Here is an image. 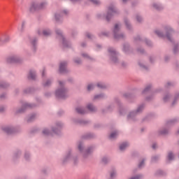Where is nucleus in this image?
<instances>
[{"instance_id":"6ab92c4d","label":"nucleus","mask_w":179,"mask_h":179,"mask_svg":"<svg viewBox=\"0 0 179 179\" xmlns=\"http://www.w3.org/2000/svg\"><path fill=\"white\" fill-rule=\"evenodd\" d=\"M155 33L157 35H158V36H159V37L162 36V34H161V32L159 31H155Z\"/></svg>"},{"instance_id":"7c9ffc66","label":"nucleus","mask_w":179,"mask_h":179,"mask_svg":"<svg viewBox=\"0 0 179 179\" xmlns=\"http://www.w3.org/2000/svg\"><path fill=\"white\" fill-rule=\"evenodd\" d=\"M49 83H50V81H48V83L46 84H44L45 86H48L49 85Z\"/></svg>"},{"instance_id":"dca6fc26","label":"nucleus","mask_w":179,"mask_h":179,"mask_svg":"<svg viewBox=\"0 0 179 179\" xmlns=\"http://www.w3.org/2000/svg\"><path fill=\"white\" fill-rule=\"evenodd\" d=\"M109 52L113 55H116L115 50L113 49H109Z\"/></svg>"},{"instance_id":"4c0bfd02","label":"nucleus","mask_w":179,"mask_h":179,"mask_svg":"<svg viewBox=\"0 0 179 179\" xmlns=\"http://www.w3.org/2000/svg\"><path fill=\"white\" fill-rule=\"evenodd\" d=\"M64 13L65 14H67V13H68V11L64 10Z\"/></svg>"},{"instance_id":"5701e85b","label":"nucleus","mask_w":179,"mask_h":179,"mask_svg":"<svg viewBox=\"0 0 179 179\" xmlns=\"http://www.w3.org/2000/svg\"><path fill=\"white\" fill-rule=\"evenodd\" d=\"M137 20L138 22H141L142 20V17H139V16H137Z\"/></svg>"},{"instance_id":"f8f14e48","label":"nucleus","mask_w":179,"mask_h":179,"mask_svg":"<svg viewBox=\"0 0 179 179\" xmlns=\"http://www.w3.org/2000/svg\"><path fill=\"white\" fill-rule=\"evenodd\" d=\"M87 108L88 110H90V111H94L95 108L92 106V105H88L87 106Z\"/></svg>"},{"instance_id":"4468645a","label":"nucleus","mask_w":179,"mask_h":179,"mask_svg":"<svg viewBox=\"0 0 179 179\" xmlns=\"http://www.w3.org/2000/svg\"><path fill=\"white\" fill-rule=\"evenodd\" d=\"M94 89V85L92 84H90L87 85V90L89 91L92 90Z\"/></svg>"},{"instance_id":"ddd939ff","label":"nucleus","mask_w":179,"mask_h":179,"mask_svg":"<svg viewBox=\"0 0 179 179\" xmlns=\"http://www.w3.org/2000/svg\"><path fill=\"white\" fill-rule=\"evenodd\" d=\"M91 2H92V3L96 4V5H99L100 3V1L98 0H90Z\"/></svg>"},{"instance_id":"1a4fd4ad","label":"nucleus","mask_w":179,"mask_h":179,"mask_svg":"<svg viewBox=\"0 0 179 179\" xmlns=\"http://www.w3.org/2000/svg\"><path fill=\"white\" fill-rule=\"evenodd\" d=\"M7 62H8V63H14L17 62V60L15 57H10L8 59H7Z\"/></svg>"},{"instance_id":"7ed1b4c3","label":"nucleus","mask_w":179,"mask_h":179,"mask_svg":"<svg viewBox=\"0 0 179 179\" xmlns=\"http://www.w3.org/2000/svg\"><path fill=\"white\" fill-rule=\"evenodd\" d=\"M45 5V3H41L40 5H32L31 8H30V10L31 11H34V10H38V9H41L42 8H43V6Z\"/></svg>"},{"instance_id":"6e6552de","label":"nucleus","mask_w":179,"mask_h":179,"mask_svg":"<svg viewBox=\"0 0 179 179\" xmlns=\"http://www.w3.org/2000/svg\"><path fill=\"white\" fill-rule=\"evenodd\" d=\"M3 130L8 134L12 133V129L10 127H6L3 128Z\"/></svg>"},{"instance_id":"c9c22d12","label":"nucleus","mask_w":179,"mask_h":179,"mask_svg":"<svg viewBox=\"0 0 179 179\" xmlns=\"http://www.w3.org/2000/svg\"><path fill=\"white\" fill-rule=\"evenodd\" d=\"M115 38H119L120 36H117V35H115Z\"/></svg>"},{"instance_id":"423d86ee","label":"nucleus","mask_w":179,"mask_h":179,"mask_svg":"<svg viewBox=\"0 0 179 179\" xmlns=\"http://www.w3.org/2000/svg\"><path fill=\"white\" fill-rule=\"evenodd\" d=\"M76 111L78 114H85L86 112L83 108H76Z\"/></svg>"},{"instance_id":"aec40b11","label":"nucleus","mask_w":179,"mask_h":179,"mask_svg":"<svg viewBox=\"0 0 179 179\" xmlns=\"http://www.w3.org/2000/svg\"><path fill=\"white\" fill-rule=\"evenodd\" d=\"M43 134L44 135H48V129H44V130L43 131Z\"/></svg>"},{"instance_id":"09e8293b","label":"nucleus","mask_w":179,"mask_h":179,"mask_svg":"<svg viewBox=\"0 0 179 179\" xmlns=\"http://www.w3.org/2000/svg\"><path fill=\"white\" fill-rule=\"evenodd\" d=\"M137 112H139V110L138 109Z\"/></svg>"},{"instance_id":"0eeeda50","label":"nucleus","mask_w":179,"mask_h":179,"mask_svg":"<svg viewBox=\"0 0 179 179\" xmlns=\"http://www.w3.org/2000/svg\"><path fill=\"white\" fill-rule=\"evenodd\" d=\"M129 146L128 143H123L120 145V150H124V149Z\"/></svg>"},{"instance_id":"72a5a7b5","label":"nucleus","mask_w":179,"mask_h":179,"mask_svg":"<svg viewBox=\"0 0 179 179\" xmlns=\"http://www.w3.org/2000/svg\"><path fill=\"white\" fill-rule=\"evenodd\" d=\"M75 62L77 64H80V61H78V60H76Z\"/></svg>"},{"instance_id":"a19ab883","label":"nucleus","mask_w":179,"mask_h":179,"mask_svg":"<svg viewBox=\"0 0 179 179\" xmlns=\"http://www.w3.org/2000/svg\"><path fill=\"white\" fill-rule=\"evenodd\" d=\"M87 37H88V38H90V34H88V35H87Z\"/></svg>"},{"instance_id":"2f4dec72","label":"nucleus","mask_w":179,"mask_h":179,"mask_svg":"<svg viewBox=\"0 0 179 179\" xmlns=\"http://www.w3.org/2000/svg\"><path fill=\"white\" fill-rule=\"evenodd\" d=\"M59 85H60V87H62V86H63V83L61 82V81H59Z\"/></svg>"},{"instance_id":"9d476101","label":"nucleus","mask_w":179,"mask_h":179,"mask_svg":"<svg viewBox=\"0 0 179 179\" xmlns=\"http://www.w3.org/2000/svg\"><path fill=\"white\" fill-rule=\"evenodd\" d=\"M117 136V132H113L110 135V138H116Z\"/></svg>"},{"instance_id":"37998d69","label":"nucleus","mask_w":179,"mask_h":179,"mask_svg":"<svg viewBox=\"0 0 179 179\" xmlns=\"http://www.w3.org/2000/svg\"><path fill=\"white\" fill-rule=\"evenodd\" d=\"M71 1H78V0H71Z\"/></svg>"},{"instance_id":"c756f323","label":"nucleus","mask_w":179,"mask_h":179,"mask_svg":"<svg viewBox=\"0 0 179 179\" xmlns=\"http://www.w3.org/2000/svg\"><path fill=\"white\" fill-rule=\"evenodd\" d=\"M154 8H156L157 9H159L157 4H155V5H154Z\"/></svg>"},{"instance_id":"473e14b6","label":"nucleus","mask_w":179,"mask_h":179,"mask_svg":"<svg viewBox=\"0 0 179 179\" xmlns=\"http://www.w3.org/2000/svg\"><path fill=\"white\" fill-rule=\"evenodd\" d=\"M83 57H87L88 55L87 54H83Z\"/></svg>"},{"instance_id":"4be33fe9","label":"nucleus","mask_w":179,"mask_h":179,"mask_svg":"<svg viewBox=\"0 0 179 179\" xmlns=\"http://www.w3.org/2000/svg\"><path fill=\"white\" fill-rule=\"evenodd\" d=\"M143 164H144V161H142V162L141 164H139L138 167L141 168L143 166Z\"/></svg>"},{"instance_id":"a878e982","label":"nucleus","mask_w":179,"mask_h":179,"mask_svg":"<svg viewBox=\"0 0 179 179\" xmlns=\"http://www.w3.org/2000/svg\"><path fill=\"white\" fill-rule=\"evenodd\" d=\"M56 34H57L59 35H62L60 30L56 31Z\"/></svg>"},{"instance_id":"b1692460","label":"nucleus","mask_w":179,"mask_h":179,"mask_svg":"<svg viewBox=\"0 0 179 179\" xmlns=\"http://www.w3.org/2000/svg\"><path fill=\"white\" fill-rule=\"evenodd\" d=\"M117 58L116 57H113L112 58V61L114 62V63H116L117 62Z\"/></svg>"},{"instance_id":"c85d7f7f","label":"nucleus","mask_w":179,"mask_h":179,"mask_svg":"<svg viewBox=\"0 0 179 179\" xmlns=\"http://www.w3.org/2000/svg\"><path fill=\"white\" fill-rule=\"evenodd\" d=\"M156 148H157V144H153L152 145V148L153 149H156Z\"/></svg>"},{"instance_id":"c03bdc74","label":"nucleus","mask_w":179,"mask_h":179,"mask_svg":"<svg viewBox=\"0 0 179 179\" xmlns=\"http://www.w3.org/2000/svg\"><path fill=\"white\" fill-rule=\"evenodd\" d=\"M42 76H44V71L42 73Z\"/></svg>"},{"instance_id":"e433bc0d","label":"nucleus","mask_w":179,"mask_h":179,"mask_svg":"<svg viewBox=\"0 0 179 179\" xmlns=\"http://www.w3.org/2000/svg\"><path fill=\"white\" fill-rule=\"evenodd\" d=\"M99 96H100V95H96V96H95V99L99 98Z\"/></svg>"},{"instance_id":"f257e3e1","label":"nucleus","mask_w":179,"mask_h":179,"mask_svg":"<svg viewBox=\"0 0 179 179\" xmlns=\"http://www.w3.org/2000/svg\"><path fill=\"white\" fill-rule=\"evenodd\" d=\"M66 93V90L65 88H61L60 90H57L55 92L57 96L60 98H64Z\"/></svg>"},{"instance_id":"3c124183","label":"nucleus","mask_w":179,"mask_h":179,"mask_svg":"<svg viewBox=\"0 0 179 179\" xmlns=\"http://www.w3.org/2000/svg\"><path fill=\"white\" fill-rule=\"evenodd\" d=\"M178 133H179V130H178Z\"/></svg>"},{"instance_id":"58836bf2","label":"nucleus","mask_w":179,"mask_h":179,"mask_svg":"<svg viewBox=\"0 0 179 179\" xmlns=\"http://www.w3.org/2000/svg\"><path fill=\"white\" fill-rule=\"evenodd\" d=\"M164 101H166V97H164Z\"/></svg>"},{"instance_id":"f3484780","label":"nucleus","mask_w":179,"mask_h":179,"mask_svg":"<svg viewBox=\"0 0 179 179\" xmlns=\"http://www.w3.org/2000/svg\"><path fill=\"white\" fill-rule=\"evenodd\" d=\"M43 34L45 36H48L50 34V31L45 30V31H43Z\"/></svg>"},{"instance_id":"412c9836","label":"nucleus","mask_w":179,"mask_h":179,"mask_svg":"<svg viewBox=\"0 0 179 179\" xmlns=\"http://www.w3.org/2000/svg\"><path fill=\"white\" fill-rule=\"evenodd\" d=\"M60 37H61V38L63 40V44H64V46H66V41H65V39L63 38V36H60Z\"/></svg>"},{"instance_id":"cd10ccee","label":"nucleus","mask_w":179,"mask_h":179,"mask_svg":"<svg viewBox=\"0 0 179 179\" xmlns=\"http://www.w3.org/2000/svg\"><path fill=\"white\" fill-rule=\"evenodd\" d=\"M166 38L169 41H171V38H170V36L169 34L166 35Z\"/></svg>"},{"instance_id":"49530a36","label":"nucleus","mask_w":179,"mask_h":179,"mask_svg":"<svg viewBox=\"0 0 179 179\" xmlns=\"http://www.w3.org/2000/svg\"><path fill=\"white\" fill-rule=\"evenodd\" d=\"M123 1H124V2H125V1H126V0H123Z\"/></svg>"},{"instance_id":"393cba45","label":"nucleus","mask_w":179,"mask_h":179,"mask_svg":"<svg viewBox=\"0 0 179 179\" xmlns=\"http://www.w3.org/2000/svg\"><path fill=\"white\" fill-rule=\"evenodd\" d=\"M115 175V172H112V173H110L111 178H113Z\"/></svg>"},{"instance_id":"2eb2a0df","label":"nucleus","mask_w":179,"mask_h":179,"mask_svg":"<svg viewBox=\"0 0 179 179\" xmlns=\"http://www.w3.org/2000/svg\"><path fill=\"white\" fill-rule=\"evenodd\" d=\"M120 29V25L119 24H115V29H114V32L116 33L118 29Z\"/></svg>"},{"instance_id":"39448f33","label":"nucleus","mask_w":179,"mask_h":179,"mask_svg":"<svg viewBox=\"0 0 179 179\" xmlns=\"http://www.w3.org/2000/svg\"><path fill=\"white\" fill-rule=\"evenodd\" d=\"M28 78L29 79H32V80L35 79L36 78L35 73L34 71H29Z\"/></svg>"},{"instance_id":"a211bd4d","label":"nucleus","mask_w":179,"mask_h":179,"mask_svg":"<svg viewBox=\"0 0 179 179\" xmlns=\"http://www.w3.org/2000/svg\"><path fill=\"white\" fill-rule=\"evenodd\" d=\"M97 86H98V87L101 88V89L105 88V85L103 84H101V83L97 84Z\"/></svg>"},{"instance_id":"8fccbe9b","label":"nucleus","mask_w":179,"mask_h":179,"mask_svg":"<svg viewBox=\"0 0 179 179\" xmlns=\"http://www.w3.org/2000/svg\"><path fill=\"white\" fill-rule=\"evenodd\" d=\"M174 51L176 52V49H174Z\"/></svg>"},{"instance_id":"79ce46f5","label":"nucleus","mask_w":179,"mask_h":179,"mask_svg":"<svg viewBox=\"0 0 179 179\" xmlns=\"http://www.w3.org/2000/svg\"><path fill=\"white\" fill-rule=\"evenodd\" d=\"M31 44L34 45V42H31Z\"/></svg>"},{"instance_id":"f03ea898","label":"nucleus","mask_w":179,"mask_h":179,"mask_svg":"<svg viewBox=\"0 0 179 179\" xmlns=\"http://www.w3.org/2000/svg\"><path fill=\"white\" fill-rule=\"evenodd\" d=\"M116 12L117 11L115 8H114L113 7H110L109 9H108V15H106V19L109 20V17L115 14Z\"/></svg>"},{"instance_id":"a18cd8bd","label":"nucleus","mask_w":179,"mask_h":179,"mask_svg":"<svg viewBox=\"0 0 179 179\" xmlns=\"http://www.w3.org/2000/svg\"><path fill=\"white\" fill-rule=\"evenodd\" d=\"M148 90V88H145V91H147Z\"/></svg>"},{"instance_id":"bb28decb","label":"nucleus","mask_w":179,"mask_h":179,"mask_svg":"<svg viewBox=\"0 0 179 179\" xmlns=\"http://www.w3.org/2000/svg\"><path fill=\"white\" fill-rule=\"evenodd\" d=\"M78 149H79V150H82V145L81 144H80L78 145Z\"/></svg>"},{"instance_id":"20e7f679","label":"nucleus","mask_w":179,"mask_h":179,"mask_svg":"<svg viewBox=\"0 0 179 179\" xmlns=\"http://www.w3.org/2000/svg\"><path fill=\"white\" fill-rule=\"evenodd\" d=\"M67 63L66 62H62L60 64V67L59 70L61 73H63L66 71V66Z\"/></svg>"},{"instance_id":"f704fd0d","label":"nucleus","mask_w":179,"mask_h":179,"mask_svg":"<svg viewBox=\"0 0 179 179\" xmlns=\"http://www.w3.org/2000/svg\"><path fill=\"white\" fill-rule=\"evenodd\" d=\"M138 178H139V177H135V178H132L131 179H138Z\"/></svg>"},{"instance_id":"de8ad7c7","label":"nucleus","mask_w":179,"mask_h":179,"mask_svg":"<svg viewBox=\"0 0 179 179\" xmlns=\"http://www.w3.org/2000/svg\"><path fill=\"white\" fill-rule=\"evenodd\" d=\"M126 24H128V22H126Z\"/></svg>"},{"instance_id":"9b49d317","label":"nucleus","mask_w":179,"mask_h":179,"mask_svg":"<svg viewBox=\"0 0 179 179\" xmlns=\"http://www.w3.org/2000/svg\"><path fill=\"white\" fill-rule=\"evenodd\" d=\"M173 155L171 152L169 153L168 155L169 161H171L173 160Z\"/></svg>"},{"instance_id":"ea45409f","label":"nucleus","mask_w":179,"mask_h":179,"mask_svg":"<svg viewBox=\"0 0 179 179\" xmlns=\"http://www.w3.org/2000/svg\"><path fill=\"white\" fill-rule=\"evenodd\" d=\"M152 161L155 162V157L152 158Z\"/></svg>"}]
</instances>
